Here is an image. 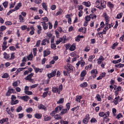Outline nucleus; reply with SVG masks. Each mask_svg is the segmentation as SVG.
Instances as JSON below:
<instances>
[{
  "instance_id": "obj_1",
  "label": "nucleus",
  "mask_w": 124,
  "mask_h": 124,
  "mask_svg": "<svg viewBox=\"0 0 124 124\" xmlns=\"http://www.w3.org/2000/svg\"><path fill=\"white\" fill-rule=\"evenodd\" d=\"M17 97L16 96L14 95H12L11 98V101L10 103L11 105H15V104H17V103H19V100H16Z\"/></svg>"
},
{
  "instance_id": "obj_2",
  "label": "nucleus",
  "mask_w": 124,
  "mask_h": 124,
  "mask_svg": "<svg viewBox=\"0 0 124 124\" xmlns=\"http://www.w3.org/2000/svg\"><path fill=\"white\" fill-rule=\"evenodd\" d=\"M34 74L33 73H31L29 75H28L26 78H25V79L27 81H29V82H31V83H33V82H34V80L32 79L31 78H32V76H33V75Z\"/></svg>"
},
{
  "instance_id": "obj_3",
  "label": "nucleus",
  "mask_w": 124,
  "mask_h": 124,
  "mask_svg": "<svg viewBox=\"0 0 124 124\" xmlns=\"http://www.w3.org/2000/svg\"><path fill=\"white\" fill-rule=\"evenodd\" d=\"M86 74H87V71H86V70H84L80 74V81H83V80L85 79V76H86Z\"/></svg>"
},
{
  "instance_id": "obj_4",
  "label": "nucleus",
  "mask_w": 124,
  "mask_h": 124,
  "mask_svg": "<svg viewBox=\"0 0 124 124\" xmlns=\"http://www.w3.org/2000/svg\"><path fill=\"white\" fill-rule=\"evenodd\" d=\"M43 54H44V57L45 58V57H47V56H49L50 54H51V51L49 49H46L43 51Z\"/></svg>"
},
{
  "instance_id": "obj_5",
  "label": "nucleus",
  "mask_w": 124,
  "mask_h": 124,
  "mask_svg": "<svg viewBox=\"0 0 124 124\" xmlns=\"http://www.w3.org/2000/svg\"><path fill=\"white\" fill-rule=\"evenodd\" d=\"M15 93V90L14 89H9L7 92L6 93V96H10L11 93Z\"/></svg>"
},
{
  "instance_id": "obj_6",
  "label": "nucleus",
  "mask_w": 124,
  "mask_h": 124,
  "mask_svg": "<svg viewBox=\"0 0 124 124\" xmlns=\"http://www.w3.org/2000/svg\"><path fill=\"white\" fill-rule=\"evenodd\" d=\"M20 99H22V100H24V101H29V99H30V96L28 95L25 96H22L19 97Z\"/></svg>"
},
{
  "instance_id": "obj_7",
  "label": "nucleus",
  "mask_w": 124,
  "mask_h": 124,
  "mask_svg": "<svg viewBox=\"0 0 124 124\" xmlns=\"http://www.w3.org/2000/svg\"><path fill=\"white\" fill-rule=\"evenodd\" d=\"M21 6H22V3L19 2L15 6V8L13 9L12 11H16V10H18Z\"/></svg>"
},
{
  "instance_id": "obj_8",
  "label": "nucleus",
  "mask_w": 124,
  "mask_h": 124,
  "mask_svg": "<svg viewBox=\"0 0 124 124\" xmlns=\"http://www.w3.org/2000/svg\"><path fill=\"white\" fill-rule=\"evenodd\" d=\"M56 73H57V69H55L53 72L48 75V78L50 79L52 77H54V76H56Z\"/></svg>"
},
{
  "instance_id": "obj_9",
  "label": "nucleus",
  "mask_w": 124,
  "mask_h": 124,
  "mask_svg": "<svg viewBox=\"0 0 124 124\" xmlns=\"http://www.w3.org/2000/svg\"><path fill=\"white\" fill-rule=\"evenodd\" d=\"M104 60H105V59H104V58H103V56H100L99 57V59H98V60H97L98 64H101V63H102V62H103V61H104Z\"/></svg>"
},
{
  "instance_id": "obj_10",
  "label": "nucleus",
  "mask_w": 124,
  "mask_h": 124,
  "mask_svg": "<svg viewBox=\"0 0 124 124\" xmlns=\"http://www.w3.org/2000/svg\"><path fill=\"white\" fill-rule=\"evenodd\" d=\"M41 24L44 31L48 29V25L45 22H41Z\"/></svg>"
},
{
  "instance_id": "obj_11",
  "label": "nucleus",
  "mask_w": 124,
  "mask_h": 124,
  "mask_svg": "<svg viewBox=\"0 0 124 124\" xmlns=\"http://www.w3.org/2000/svg\"><path fill=\"white\" fill-rule=\"evenodd\" d=\"M104 17L106 20V23H108V22H110V19L109 18V16H108V15H107V14L106 13H105L104 14Z\"/></svg>"
},
{
  "instance_id": "obj_12",
  "label": "nucleus",
  "mask_w": 124,
  "mask_h": 124,
  "mask_svg": "<svg viewBox=\"0 0 124 124\" xmlns=\"http://www.w3.org/2000/svg\"><path fill=\"white\" fill-rule=\"evenodd\" d=\"M95 4H96V7H97V8H99L100 10H102V7L100 6V1L99 0H97L96 1Z\"/></svg>"
},
{
  "instance_id": "obj_13",
  "label": "nucleus",
  "mask_w": 124,
  "mask_h": 124,
  "mask_svg": "<svg viewBox=\"0 0 124 124\" xmlns=\"http://www.w3.org/2000/svg\"><path fill=\"white\" fill-rule=\"evenodd\" d=\"M119 101H122V99H120V96H118L117 97H115L114 99V104L115 105H117L118 104V102Z\"/></svg>"
},
{
  "instance_id": "obj_14",
  "label": "nucleus",
  "mask_w": 124,
  "mask_h": 124,
  "mask_svg": "<svg viewBox=\"0 0 124 124\" xmlns=\"http://www.w3.org/2000/svg\"><path fill=\"white\" fill-rule=\"evenodd\" d=\"M38 108L40 109H42V110H44V111H46V107H45V106L43 105L42 104H40L38 106Z\"/></svg>"
},
{
  "instance_id": "obj_15",
  "label": "nucleus",
  "mask_w": 124,
  "mask_h": 124,
  "mask_svg": "<svg viewBox=\"0 0 124 124\" xmlns=\"http://www.w3.org/2000/svg\"><path fill=\"white\" fill-rule=\"evenodd\" d=\"M52 92L53 93H58V94H60V93H60V91L59 90V88H58V87H53L52 88Z\"/></svg>"
},
{
  "instance_id": "obj_16",
  "label": "nucleus",
  "mask_w": 124,
  "mask_h": 124,
  "mask_svg": "<svg viewBox=\"0 0 124 124\" xmlns=\"http://www.w3.org/2000/svg\"><path fill=\"white\" fill-rule=\"evenodd\" d=\"M101 7L103 9V8H106V1L105 0H101Z\"/></svg>"
},
{
  "instance_id": "obj_17",
  "label": "nucleus",
  "mask_w": 124,
  "mask_h": 124,
  "mask_svg": "<svg viewBox=\"0 0 124 124\" xmlns=\"http://www.w3.org/2000/svg\"><path fill=\"white\" fill-rule=\"evenodd\" d=\"M37 33L38 34H40L41 33V31H42V27L41 25H37Z\"/></svg>"
},
{
  "instance_id": "obj_18",
  "label": "nucleus",
  "mask_w": 124,
  "mask_h": 124,
  "mask_svg": "<svg viewBox=\"0 0 124 124\" xmlns=\"http://www.w3.org/2000/svg\"><path fill=\"white\" fill-rule=\"evenodd\" d=\"M82 4L85 5V6H86V7H90L91 6V2L89 1L87 2L84 1L82 2Z\"/></svg>"
},
{
  "instance_id": "obj_19",
  "label": "nucleus",
  "mask_w": 124,
  "mask_h": 124,
  "mask_svg": "<svg viewBox=\"0 0 124 124\" xmlns=\"http://www.w3.org/2000/svg\"><path fill=\"white\" fill-rule=\"evenodd\" d=\"M67 111H68L67 109H62L61 110V113H60V116H62V115H64V114H66V113L67 112Z\"/></svg>"
},
{
  "instance_id": "obj_20",
  "label": "nucleus",
  "mask_w": 124,
  "mask_h": 124,
  "mask_svg": "<svg viewBox=\"0 0 124 124\" xmlns=\"http://www.w3.org/2000/svg\"><path fill=\"white\" fill-rule=\"evenodd\" d=\"M31 31L30 32V34H31V35H33V34H34V31H35V29H34V27H31L30 28Z\"/></svg>"
},
{
  "instance_id": "obj_21",
  "label": "nucleus",
  "mask_w": 124,
  "mask_h": 124,
  "mask_svg": "<svg viewBox=\"0 0 124 124\" xmlns=\"http://www.w3.org/2000/svg\"><path fill=\"white\" fill-rule=\"evenodd\" d=\"M81 99H82V96L77 95L76 98V101L80 103L81 102Z\"/></svg>"
},
{
  "instance_id": "obj_22",
  "label": "nucleus",
  "mask_w": 124,
  "mask_h": 124,
  "mask_svg": "<svg viewBox=\"0 0 124 124\" xmlns=\"http://www.w3.org/2000/svg\"><path fill=\"white\" fill-rule=\"evenodd\" d=\"M79 31L83 32V33H85L86 31H87V28H82L81 27L79 30Z\"/></svg>"
},
{
  "instance_id": "obj_23",
  "label": "nucleus",
  "mask_w": 124,
  "mask_h": 124,
  "mask_svg": "<svg viewBox=\"0 0 124 124\" xmlns=\"http://www.w3.org/2000/svg\"><path fill=\"white\" fill-rule=\"evenodd\" d=\"M42 5L43 8H44V9H45V10H46V11H47V10L48 9V7L47 6V4H46V3L43 2L42 3Z\"/></svg>"
},
{
  "instance_id": "obj_24",
  "label": "nucleus",
  "mask_w": 124,
  "mask_h": 124,
  "mask_svg": "<svg viewBox=\"0 0 124 124\" xmlns=\"http://www.w3.org/2000/svg\"><path fill=\"white\" fill-rule=\"evenodd\" d=\"M62 108L61 107L58 106L55 108V109L54 111L56 112V113H59L60 111H62Z\"/></svg>"
},
{
  "instance_id": "obj_25",
  "label": "nucleus",
  "mask_w": 124,
  "mask_h": 124,
  "mask_svg": "<svg viewBox=\"0 0 124 124\" xmlns=\"http://www.w3.org/2000/svg\"><path fill=\"white\" fill-rule=\"evenodd\" d=\"M6 122H8V118H3L2 119L0 120V124H3Z\"/></svg>"
},
{
  "instance_id": "obj_26",
  "label": "nucleus",
  "mask_w": 124,
  "mask_h": 124,
  "mask_svg": "<svg viewBox=\"0 0 124 124\" xmlns=\"http://www.w3.org/2000/svg\"><path fill=\"white\" fill-rule=\"evenodd\" d=\"M34 116L36 119H41L42 118V115L40 113H36Z\"/></svg>"
},
{
  "instance_id": "obj_27",
  "label": "nucleus",
  "mask_w": 124,
  "mask_h": 124,
  "mask_svg": "<svg viewBox=\"0 0 124 124\" xmlns=\"http://www.w3.org/2000/svg\"><path fill=\"white\" fill-rule=\"evenodd\" d=\"M76 48V45L75 44L72 45L69 48L70 51H74Z\"/></svg>"
},
{
  "instance_id": "obj_28",
  "label": "nucleus",
  "mask_w": 124,
  "mask_h": 124,
  "mask_svg": "<svg viewBox=\"0 0 124 124\" xmlns=\"http://www.w3.org/2000/svg\"><path fill=\"white\" fill-rule=\"evenodd\" d=\"M92 14H91L90 16H85V20H86L87 22H89V21H91Z\"/></svg>"
},
{
  "instance_id": "obj_29",
  "label": "nucleus",
  "mask_w": 124,
  "mask_h": 124,
  "mask_svg": "<svg viewBox=\"0 0 124 124\" xmlns=\"http://www.w3.org/2000/svg\"><path fill=\"white\" fill-rule=\"evenodd\" d=\"M63 11L62 9H59V11L56 14V16H59V15H62V14Z\"/></svg>"
},
{
  "instance_id": "obj_30",
  "label": "nucleus",
  "mask_w": 124,
  "mask_h": 124,
  "mask_svg": "<svg viewBox=\"0 0 124 124\" xmlns=\"http://www.w3.org/2000/svg\"><path fill=\"white\" fill-rule=\"evenodd\" d=\"M32 58H33V55H32V53L29 54L27 57L28 61H32Z\"/></svg>"
},
{
  "instance_id": "obj_31",
  "label": "nucleus",
  "mask_w": 124,
  "mask_h": 124,
  "mask_svg": "<svg viewBox=\"0 0 124 124\" xmlns=\"http://www.w3.org/2000/svg\"><path fill=\"white\" fill-rule=\"evenodd\" d=\"M22 110H23V108L22 107V106H19L18 107L16 108V112H17L18 113H19V112H21Z\"/></svg>"
},
{
  "instance_id": "obj_32",
  "label": "nucleus",
  "mask_w": 124,
  "mask_h": 124,
  "mask_svg": "<svg viewBox=\"0 0 124 124\" xmlns=\"http://www.w3.org/2000/svg\"><path fill=\"white\" fill-rule=\"evenodd\" d=\"M34 70L35 72V73H38V72H42V71H43V69H39L38 68H34Z\"/></svg>"
},
{
  "instance_id": "obj_33",
  "label": "nucleus",
  "mask_w": 124,
  "mask_h": 124,
  "mask_svg": "<svg viewBox=\"0 0 124 124\" xmlns=\"http://www.w3.org/2000/svg\"><path fill=\"white\" fill-rule=\"evenodd\" d=\"M94 58H95V55H91L89 56V58L88 59L89 62H93V59H94Z\"/></svg>"
},
{
  "instance_id": "obj_34",
  "label": "nucleus",
  "mask_w": 124,
  "mask_h": 124,
  "mask_svg": "<svg viewBox=\"0 0 124 124\" xmlns=\"http://www.w3.org/2000/svg\"><path fill=\"white\" fill-rule=\"evenodd\" d=\"M115 67H118V68H121V67H124V64L119 63L115 65Z\"/></svg>"
},
{
  "instance_id": "obj_35",
  "label": "nucleus",
  "mask_w": 124,
  "mask_h": 124,
  "mask_svg": "<svg viewBox=\"0 0 124 124\" xmlns=\"http://www.w3.org/2000/svg\"><path fill=\"white\" fill-rule=\"evenodd\" d=\"M3 56H4V59H9V58H10V55L7 54V53H6V52H4L3 53Z\"/></svg>"
},
{
  "instance_id": "obj_36",
  "label": "nucleus",
  "mask_w": 124,
  "mask_h": 124,
  "mask_svg": "<svg viewBox=\"0 0 124 124\" xmlns=\"http://www.w3.org/2000/svg\"><path fill=\"white\" fill-rule=\"evenodd\" d=\"M81 88H85L88 86V83L86 82H84L80 84Z\"/></svg>"
},
{
  "instance_id": "obj_37",
  "label": "nucleus",
  "mask_w": 124,
  "mask_h": 124,
  "mask_svg": "<svg viewBox=\"0 0 124 124\" xmlns=\"http://www.w3.org/2000/svg\"><path fill=\"white\" fill-rule=\"evenodd\" d=\"M67 67L70 70H73V69L74 68V67L72 66V65L69 64H67Z\"/></svg>"
},
{
  "instance_id": "obj_38",
  "label": "nucleus",
  "mask_w": 124,
  "mask_h": 124,
  "mask_svg": "<svg viewBox=\"0 0 124 124\" xmlns=\"http://www.w3.org/2000/svg\"><path fill=\"white\" fill-rule=\"evenodd\" d=\"M64 102V99L61 98L60 99L58 102H57V104H61L62 103H63Z\"/></svg>"
},
{
  "instance_id": "obj_39",
  "label": "nucleus",
  "mask_w": 124,
  "mask_h": 124,
  "mask_svg": "<svg viewBox=\"0 0 124 124\" xmlns=\"http://www.w3.org/2000/svg\"><path fill=\"white\" fill-rule=\"evenodd\" d=\"M42 21H44L43 22H45V23H46L47 22H49V19H48V17H43L42 18Z\"/></svg>"
},
{
  "instance_id": "obj_40",
  "label": "nucleus",
  "mask_w": 124,
  "mask_h": 124,
  "mask_svg": "<svg viewBox=\"0 0 124 124\" xmlns=\"http://www.w3.org/2000/svg\"><path fill=\"white\" fill-rule=\"evenodd\" d=\"M54 118L55 120H62V117L59 114H56Z\"/></svg>"
},
{
  "instance_id": "obj_41",
  "label": "nucleus",
  "mask_w": 124,
  "mask_h": 124,
  "mask_svg": "<svg viewBox=\"0 0 124 124\" xmlns=\"http://www.w3.org/2000/svg\"><path fill=\"white\" fill-rule=\"evenodd\" d=\"M19 19L21 23H24V17H23L21 15L19 16Z\"/></svg>"
},
{
  "instance_id": "obj_42",
  "label": "nucleus",
  "mask_w": 124,
  "mask_h": 124,
  "mask_svg": "<svg viewBox=\"0 0 124 124\" xmlns=\"http://www.w3.org/2000/svg\"><path fill=\"white\" fill-rule=\"evenodd\" d=\"M18 82L20 83V80H17L16 81H15L14 83H13V87H18Z\"/></svg>"
},
{
  "instance_id": "obj_43",
  "label": "nucleus",
  "mask_w": 124,
  "mask_h": 124,
  "mask_svg": "<svg viewBox=\"0 0 124 124\" xmlns=\"http://www.w3.org/2000/svg\"><path fill=\"white\" fill-rule=\"evenodd\" d=\"M34 2L36 4H40L42 2V0H33Z\"/></svg>"
},
{
  "instance_id": "obj_44",
  "label": "nucleus",
  "mask_w": 124,
  "mask_h": 124,
  "mask_svg": "<svg viewBox=\"0 0 124 124\" xmlns=\"http://www.w3.org/2000/svg\"><path fill=\"white\" fill-rule=\"evenodd\" d=\"M123 17V13H120L119 14L117 15L116 19H121Z\"/></svg>"
},
{
  "instance_id": "obj_45",
  "label": "nucleus",
  "mask_w": 124,
  "mask_h": 124,
  "mask_svg": "<svg viewBox=\"0 0 124 124\" xmlns=\"http://www.w3.org/2000/svg\"><path fill=\"white\" fill-rule=\"evenodd\" d=\"M122 62V59H120L118 60L112 61V62L113 63L116 64V63H119V62Z\"/></svg>"
},
{
  "instance_id": "obj_46",
  "label": "nucleus",
  "mask_w": 124,
  "mask_h": 124,
  "mask_svg": "<svg viewBox=\"0 0 124 124\" xmlns=\"http://www.w3.org/2000/svg\"><path fill=\"white\" fill-rule=\"evenodd\" d=\"M32 111H33V109H32V108H27L26 109V111L27 113H30V112H32Z\"/></svg>"
},
{
  "instance_id": "obj_47",
  "label": "nucleus",
  "mask_w": 124,
  "mask_h": 124,
  "mask_svg": "<svg viewBox=\"0 0 124 124\" xmlns=\"http://www.w3.org/2000/svg\"><path fill=\"white\" fill-rule=\"evenodd\" d=\"M46 39H43L42 41L41 45H42V46H45V45H46Z\"/></svg>"
},
{
  "instance_id": "obj_48",
  "label": "nucleus",
  "mask_w": 124,
  "mask_h": 124,
  "mask_svg": "<svg viewBox=\"0 0 124 124\" xmlns=\"http://www.w3.org/2000/svg\"><path fill=\"white\" fill-rule=\"evenodd\" d=\"M25 94H27L28 95H31L32 94V92L31 91H26L25 92Z\"/></svg>"
},
{
  "instance_id": "obj_49",
  "label": "nucleus",
  "mask_w": 124,
  "mask_h": 124,
  "mask_svg": "<svg viewBox=\"0 0 124 124\" xmlns=\"http://www.w3.org/2000/svg\"><path fill=\"white\" fill-rule=\"evenodd\" d=\"M91 74H97V70H92L91 72Z\"/></svg>"
},
{
  "instance_id": "obj_50",
  "label": "nucleus",
  "mask_w": 124,
  "mask_h": 124,
  "mask_svg": "<svg viewBox=\"0 0 124 124\" xmlns=\"http://www.w3.org/2000/svg\"><path fill=\"white\" fill-rule=\"evenodd\" d=\"M79 63H80L81 66H84L85 64V61H84L83 60L80 61Z\"/></svg>"
},
{
  "instance_id": "obj_51",
  "label": "nucleus",
  "mask_w": 124,
  "mask_h": 124,
  "mask_svg": "<svg viewBox=\"0 0 124 124\" xmlns=\"http://www.w3.org/2000/svg\"><path fill=\"white\" fill-rule=\"evenodd\" d=\"M96 98H97L98 101H101V96L98 94H97L96 96Z\"/></svg>"
},
{
  "instance_id": "obj_52",
  "label": "nucleus",
  "mask_w": 124,
  "mask_h": 124,
  "mask_svg": "<svg viewBox=\"0 0 124 124\" xmlns=\"http://www.w3.org/2000/svg\"><path fill=\"white\" fill-rule=\"evenodd\" d=\"M106 26L107 28H108V29L109 30V29H110V28H112L113 26H112V24H108V23H106Z\"/></svg>"
},
{
  "instance_id": "obj_53",
  "label": "nucleus",
  "mask_w": 124,
  "mask_h": 124,
  "mask_svg": "<svg viewBox=\"0 0 124 124\" xmlns=\"http://www.w3.org/2000/svg\"><path fill=\"white\" fill-rule=\"evenodd\" d=\"M41 42V40H38L36 44V47H39L40 46Z\"/></svg>"
},
{
  "instance_id": "obj_54",
  "label": "nucleus",
  "mask_w": 124,
  "mask_h": 124,
  "mask_svg": "<svg viewBox=\"0 0 124 124\" xmlns=\"http://www.w3.org/2000/svg\"><path fill=\"white\" fill-rule=\"evenodd\" d=\"M51 49H54L56 50V48L57 47V46L55 44H51V46H50Z\"/></svg>"
},
{
  "instance_id": "obj_55",
  "label": "nucleus",
  "mask_w": 124,
  "mask_h": 124,
  "mask_svg": "<svg viewBox=\"0 0 124 124\" xmlns=\"http://www.w3.org/2000/svg\"><path fill=\"white\" fill-rule=\"evenodd\" d=\"M91 123H97V120H96V119L93 117L91 121H90Z\"/></svg>"
},
{
  "instance_id": "obj_56",
  "label": "nucleus",
  "mask_w": 124,
  "mask_h": 124,
  "mask_svg": "<svg viewBox=\"0 0 124 124\" xmlns=\"http://www.w3.org/2000/svg\"><path fill=\"white\" fill-rule=\"evenodd\" d=\"M99 116L100 117H103L104 118H105V113H104V112H101L99 113Z\"/></svg>"
},
{
  "instance_id": "obj_57",
  "label": "nucleus",
  "mask_w": 124,
  "mask_h": 124,
  "mask_svg": "<svg viewBox=\"0 0 124 124\" xmlns=\"http://www.w3.org/2000/svg\"><path fill=\"white\" fill-rule=\"evenodd\" d=\"M112 113L113 114V116L114 117H115L116 116V113H117V109H116V108H112Z\"/></svg>"
},
{
  "instance_id": "obj_58",
  "label": "nucleus",
  "mask_w": 124,
  "mask_h": 124,
  "mask_svg": "<svg viewBox=\"0 0 124 124\" xmlns=\"http://www.w3.org/2000/svg\"><path fill=\"white\" fill-rule=\"evenodd\" d=\"M78 110H79V106L75 107L71 109V110L73 111V112H74V111H77Z\"/></svg>"
},
{
  "instance_id": "obj_59",
  "label": "nucleus",
  "mask_w": 124,
  "mask_h": 124,
  "mask_svg": "<svg viewBox=\"0 0 124 124\" xmlns=\"http://www.w3.org/2000/svg\"><path fill=\"white\" fill-rule=\"evenodd\" d=\"M23 70H24L23 68H19L17 70L16 73V74H18L19 72H20V71H23Z\"/></svg>"
},
{
  "instance_id": "obj_60",
  "label": "nucleus",
  "mask_w": 124,
  "mask_h": 124,
  "mask_svg": "<svg viewBox=\"0 0 124 124\" xmlns=\"http://www.w3.org/2000/svg\"><path fill=\"white\" fill-rule=\"evenodd\" d=\"M20 28L22 31H25V30H27V29H28V26L26 25H23L21 26Z\"/></svg>"
},
{
  "instance_id": "obj_61",
  "label": "nucleus",
  "mask_w": 124,
  "mask_h": 124,
  "mask_svg": "<svg viewBox=\"0 0 124 124\" xmlns=\"http://www.w3.org/2000/svg\"><path fill=\"white\" fill-rule=\"evenodd\" d=\"M51 119H52V118L50 116L46 117H45L44 118V120L45 122H47V121H50V120H51Z\"/></svg>"
},
{
  "instance_id": "obj_62",
  "label": "nucleus",
  "mask_w": 124,
  "mask_h": 124,
  "mask_svg": "<svg viewBox=\"0 0 124 124\" xmlns=\"http://www.w3.org/2000/svg\"><path fill=\"white\" fill-rule=\"evenodd\" d=\"M6 29V27H5V26H1L0 27L1 31H5Z\"/></svg>"
},
{
  "instance_id": "obj_63",
  "label": "nucleus",
  "mask_w": 124,
  "mask_h": 124,
  "mask_svg": "<svg viewBox=\"0 0 124 124\" xmlns=\"http://www.w3.org/2000/svg\"><path fill=\"white\" fill-rule=\"evenodd\" d=\"M24 118V113H19L18 114V118L23 119Z\"/></svg>"
},
{
  "instance_id": "obj_64",
  "label": "nucleus",
  "mask_w": 124,
  "mask_h": 124,
  "mask_svg": "<svg viewBox=\"0 0 124 124\" xmlns=\"http://www.w3.org/2000/svg\"><path fill=\"white\" fill-rule=\"evenodd\" d=\"M9 76L8 75L7 73H5L3 75V76H2V78H8V77Z\"/></svg>"
}]
</instances>
